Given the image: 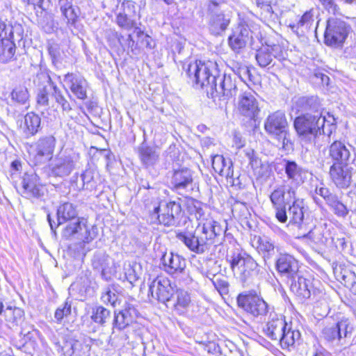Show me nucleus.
Segmentation results:
<instances>
[{
    "mask_svg": "<svg viewBox=\"0 0 356 356\" xmlns=\"http://www.w3.org/2000/svg\"><path fill=\"white\" fill-rule=\"evenodd\" d=\"M212 167L214 171L227 179L233 177L234 170L230 159H225L222 155L216 154L212 158Z\"/></svg>",
    "mask_w": 356,
    "mask_h": 356,
    "instance_id": "4c0bfd02",
    "label": "nucleus"
},
{
    "mask_svg": "<svg viewBox=\"0 0 356 356\" xmlns=\"http://www.w3.org/2000/svg\"><path fill=\"white\" fill-rule=\"evenodd\" d=\"M275 266L278 273L290 280L296 278L300 273L298 261L290 254H281L277 259Z\"/></svg>",
    "mask_w": 356,
    "mask_h": 356,
    "instance_id": "bb28decb",
    "label": "nucleus"
},
{
    "mask_svg": "<svg viewBox=\"0 0 356 356\" xmlns=\"http://www.w3.org/2000/svg\"><path fill=\"white\" fill-rule=\"evenodd\" d=\"M353 332V327L348 318H343L330 326L325 327L323 330V337L329 341H340L342 339L350 337Z\"/></svg>",
    "mask_w": 356,
    "mask_h": 356,
    "instance_id": "412c9836",
    "label": "nucleus"
},
{
    "mask_svg": "<svg viewBox=\"0 0 356 356\" xmlns=\"http://www.w3.org/2000/svg\"><path fill=\"white\" fill-rule=\"evenodd\" d=\"M215 289L220 295H227L229 293V284L227 278L222 274L212 275L209 278Z\"/></svg>",
    "mask_w": 356,
    "mask_h": 356,
    "instance_id": "49530a36",
    "label": "nucleus"
},
{
    "mask_svg": "<svg viewBox=\"0 0 356 356\" xmlns=\"http://www.w3.org/2000/svg\"><path fill=\"white\" fill-rule=\"evenodd\" d=\"M33 83L39 87L36 96L37 105L47 107L49 104V97H54L56 84L51 80L50 76L44 72L37 73Z\"/></svg>",
    "mask_w": 356,
    "mask_h": 356,
    "instance_id": "4468645a",
    "label": "nucleus"
},
{
    "mask_svg": "<svg viewBox=\"0 0 356 356\" xmlns=\"http://www.w3.org/2000/svg\"><path fill=\"white\" fill-rule=\"evenodd\" d=\"M131 323L129 321H127V318L124 316L121 310L118 312L115 311L114 312V319L113 321V329H118L119 330H123L127 326H129Z\"/></svg>",
    "mask_w": 356,
    "mask_h": 356,
    "instance_id": "13d9d810",
    "label": "nucleus"
},
{
    "mask_svg": "<svg viewBox=\"0 0 356 356\" xmlns=\"http://www.w3.org/2000/svg\"><path fill=\"white\" fill-rule=\"evenodd\" d=\"M312 288L311 280L304 277L300 273L296 278L291 280V290L300 300L311 296Z\"/></svg>",
    "mask_w": 356,
    "mask_h": 356,
    "instance_id": "7c9ffc66",
    "label": "nucleus"
},
{
    "mask_svg": "<svg viewBox=\"0 0 356 356\" xmlns=\"http://www.w3.org/2000/svg\"><path fill=\"white\" fill-rule=\"evenodd\" d=\"M181 211V207L179 202L162 200L154 206L149 211V216L153 223L173 227L178 225Z\"/></svg>",
    "mask_w": 356,
    "mask_h": 356,
    "instance_id": "6e6552de",
    "label": "nucleus"
},
{
    "mask_svg": "<svg viewBox=\"0 0 356 356\" xmlns=\"http://www.w3.org/2000/svg\"><path fill=\"white\" fill-rule=\"evenodd\" d=\"M64 356H82L83 345L82 342L74 339L66 340L62 346H59Z\"/></svg>",
    "mask_w": 356,
    "mask_h": 356,
    "instance_id": "79ce46f5",
    "label": "nucleus"
},
{
    "mask_svg": "<svg viewBox=\"0 0 356 356\" xmlns=\"http://www.w3.org/2000/svg\"><path fill=\"white\" fill-rule=\"evenodd\" d=\"M328 157L332 163L350 164L355 160L354 147L349 143L334 140L328 147Z\"/></svg>",
    "mask_w": 356,
    "mask_h": 356,
    "instance_id": "2eb2a0df",
    "label": "nucleus"
},
{
    "mask_svg": "<svg viewBox=\"0 0 356 356\" xmlns=\"http://www.w3.org/2000/svg\"><path fill=\"white\" fill-rule=\"evenodd\" d=\"M38 24L47 33H51L57 29L53 15L48 13H44L43 15L40 17Z\"/></svg>",
    "mask_w": 356,
    "mask_h": 356,
    "instance_id": "09e8293b",
    "label": "nucleus"
},
{
    "mask_svg": "<svg viewBox=\"0 0 356 356\" xmlns=\"http://www.w3.org/2000/svg\"><path fill=\"white\" fill-rule=\"evenodd\" d=\"M223 233L224 230L218 222L207 220L202 226L198 225L193 233L179 232L176 236L191 251L202 254L207 250L211 245L218 242L216 238Z\"/></svg>",
    "mask_w": 356,
    "mask_h": 356,
    "instance_id": "f257e3e1",
    "label": "nucleus"
},
{
    "mask_svg": "<svg viewBox=\"0 0 356 356\" xmlns=\"http://www.w3.org/2000/svg\"><path fill=\"white\" fill-rule=\"evenodd\" d=\"M193 174L187 168L174 170L170 183L174 191L179 194L193 190Z\"/></svg>",
    "mask_w": 356,
    "mask_h": 356,
    "instance_id": "5701e85b",
    "label": "nucleus"
},
{
    "mask_svg": "<svg viewBox=\"0 0 356 356\" xmlns=\"http://www.w3.org/2000/svg\"><path fill=\"white\" fill-rule=\"evenodd\" d=\"M250 163L252 165V168L254 169L255 173L257 174L259 177H268L270 176L271 173V168L268 163H261V161L251 159Z\"/></svg>",
    "mask_w": 356,
    "mask_h": 356,
    "instance_id": "3c124183",
    "label": "nucleus"
},
{
    "mask_svg": "<svg viewBox=\"0 0 356 356\" xmlns=\"http://www.w3.org/2000/svg\"><path fill=\"white\" fill-rule=\"evenodd\" d=\"M149 291L154 298L167 305L173 295L175 289L168 277L158 276L149 285Z\"/></svg>",
    "mask_w": 356,
    "mask_h": 356,
    "instance_id": "6ab92c4d",
    "label": "nucleus"
},
{
    "mask_svg": "<svg viewBox=\"0 0 356 356\" xmlns=\"http://www.w3.org/2000/svg\"><path fill=\"white\" fill-rule=\"evenodd\" d=\"M288 325L289 324L285 321V318L282 315L270 313L269 320L264 331L268 338L273 341H277L280 339V336Z\"/></svg>",
    "mask_w": 356,
    "mask_h": 356,
    "instance_id": "c85d7f7f",
    "label": "nucleus"
},
{
    "mask_svg": "<svg viewBox=\"0 0 356 356\" xmlns=\"http://www.w3.org/2000/svg\"><path fill=\"white\" fill-rule=\"evenodd\" d=\"M215 79L211 88L207 89V94L212 98L223 97L229 99L236 95V86L230 76L216 74Z\"/></svg>",
    "mask_w": 356,
    "mask_h": 356,
    "instance_id": "f3484780",
    "label": "nucleus"
},
{
    "mask_svg": "<svg viewBox=\"0 0 356 356\" xmlns=\"http://www.w3.org/2000/svg\"><path fill=\"white\" fill-rule=\"evenodd\" d=\"M56 145V138L53 136L40 138L33 145V161L35 165L44 163L51 157Z\"/></svg>",
    "mask_w": 356,
    "mask_h": 356,
    "instance_id": "aec40b11",
    "label": "nucleus"
},
{
    "mask_svg": "<svg viewBox=\"0 0 356 356\" xmlns=\"http://www.w3.org/2000/svg\"><path fill=\"white\" fill-rule=\"evenodd\" d=\"M296 191V187L286 184V181H284L282 184L276 186L270 193V201L275 211V218L279 222H286V207L298 198Z\"/></svg>",
    "mask_w": 356,
    "mask_h": 356,
    "instance_id": "39448f33",
    "label": "nucleus"
},
{
    "mask_svg": "<svg viewBox=\"0 0 356 356\" xmlns=\"http://www.w3.org/2000/svg\"><path fill=\"white\" fill-rule=\"evenodd\" d=\"M63 237L69 240H79L86 243L93 239L91 236L90 226L87 220L78 218L67 222L62 232Z\"/></svg>",
    "mask_w": 356,
    "mask_h": 356,
    "instance_id": "ddd939ff",
    "label": "nucleus"
},
{
    "mask_svg": "<svg viewBox=\"0 0 356 356\" xmlns=\"http://www.w3.org/2000/svg\"><path fill=\"white\" fill-rule=\"evenodd\" d=\"M237 303L239 307L254 317L265 316L269 310L267 302L252 291L240 293L237 297Z\"/></svg>",
    "mask_w": 356,
    "mask_h": 356,
    "instance_id": "f8f14e48",
    "label": "nucleus"
},
{
    "mask_svg": "<svg viewBox=\"0 0 356 356\" xmlns=\"http://www.w3.org/2000/svg\"><path fill=\"white\" fill-rule=\"evenodd\" d=\"M238 110L243 115L251 119L254 118L259 109L254 95L250 92L243 93L239 97Z\"/></svg>",
    "mask_w": 356,
    "mask_h": 356,
    "instance_id": "2f4dec72",
    "label": "nucleus"
},
{
    "mask_svg": "<svg viewBox=\"0 0 356 356\" xmlns=\"http://www.w3.org/2000/svg\"><path fill=\"white\" fill-rule=\"evenodd\" d=\"M165 271L177 279L180 284L188 285L192 282L188 272L186 270V259L177 254L165 253L162 257Z\"/></svg>",
    "mask_w": 356,
    "mask_h": 356,
    "instance_id": "1a4fd4ad",
    "label": "nucleus"
},
{
    "mask_svg": "<svg viewBox=\"0 0 356 356\" xmlns=\"http://www.w3.org/2000/svg\"><path fill=\"white\" fill-rule=\"evenodd\" d=\"M191 302L190 293L181 289L175 290L170 298L168 307L173 308L179 314H184L188 308Z\"/></svg>",
    "mask_w": 356,
    "mask_h": 356,
    "instance_id": "473e14b6",
    "label": "nucleus"
},
{
    "mask_svg": "<svg viewBox=\"0 0 356 356\" xmlns=\"http://www.w3.org/2000/svg\"><path fill=\"white\" fill-rule=\"evenodd\" d=\"M77 215L78 213L76 207H74L73 204L65 202L60 204L57 210L58 225L78 218Z\"/></svg>",
    "mask_w": 356,
    "mask_h": 356,
    "instance_id": "a19ab883",
    "label": "nucleus"
},
{
    "mask_svg": "<svg viewBox=\"0 0 356 356\" xmlns=\"http://www.w3.org/2000/svg\"><path fill=\"white\" fill-rule=\"evenodd\" d=\"M101 300L104 303L115 307L118 300L116 286L113 284L105 287L102 293Z\"/></svg>",
    "mask_w": 356,
    "mask_h": 356,
    "instance_id": "8fccbe9b",
    "label": "nucleus"
},
{
    "mask_svg": "<svg viewBox=\"0 0 356 356\" xmlns=\"http://www.w3.org/2000/svg\"><path fill=\"white\" fill-rule=\"evenodd\" d=\"M121 312L124 314L127 321L131 324L137 316V310L131 304H126Z\"/></svg>",
    "mask_w": 356,
    "mask_h": 356,
    "instance_id": "0e129e2a",
    "label": "nucleus"
},
{
    "mask_svg": "<svg viewBox=\"0 0 356 356\" xmlns=\"http://www.w3.org/2000/svg\"><path fill=\"white\" fill-rule=\"evenodd\" d=\"M136 32L137 33L138 37L140 40V42L143 46L149 49L154 48V43L153 42V40L150 36H149L147 34H145L140 29H138Z\"/></svg>",
    "mask_w": 356,
    "mask_h": 356,
    "instance_id": "69168bd1",
    "label": "nucleus"
},
{
    "mask_svg": "<svg viewBox=\"0 0 356 356\" xmlns=\"http://www.w3.org/2000/svg\"><path fill=\"white\" fill-rule=\"evenodd\" d=\"M48 53L51 58L52 63L56 65L60 63L61 49L58 44L52 42L48 44Z\"/></svg>",
    "mask_w": 356,
    "mask_h": 356,
    "instance_id": "bf43d9fd",
    "label": "nucleus"
},
{
    "mask_svg": "<svg viewBox=\"0 0 356 356\" xmlns=\"http://www.w3.org/2000/svg\"><path fill=\"white\" fill-rule=\"evenodd\" d=\"M71 308V304L67 302L58 307L54 313V318L56 322L60 323L65 317L70 315Z\"/></svg>",
    "mask_w": 356,
    "mask_h": 356,
    "instance_id": "680f3d73",
    "label": "nucleus"
},
{
    "mask_svg": "<svg viewBox=\"0 0 356 356\" xmlns=\"http://www.w3.org/2000/svg\"><path fill=\"white\" fill-rule=\"evenodd\" d=\"M325 121L321 113H302L295 118L293 126L302 140L315 143L318 136L323 134L330 137L332 134L334 125L331 124L325 128Z\"/></svg>",
    "mask_w": 356,
    "mask_h": 356,
    "instance_id": "f03ea898",
    "label": "nucleus"
},
{
    "mask_svg": "<svg viewBox=\"0 0 356 356\" xmlns=\"http://www.w3.org/2000/svg\"><path fill=\"white\" fill-rule=\"evenodd\" d=\"M11 100L19 105L29 104L30 95L27 88L24 85L15 86L10 93Z\"/></svg>",
    "mask_w": 356,
    "mask_h": 356,
    "instance_id": "a18cd8bd",
    "label": "nucleus"
},
{
    "mask_svg": "<svg viewBox=\"0 0 356 356\" xmlns=\"http://www.w3.org/2000/svg\"><path fill=\"white\" fill-rule=\"evenodd\" d=\"M314 21V9L306 11L298 20V25L302 26H310Z\"/></svg>",
    "mask_w": 356,
    "mask_h": 356,
    "instance_id": "774afa93",
    "label": "nucleus"
},
{
    "mask_svg": "<svg viewBox=\"0 0 356 356\" xmlns=\"http://www.w3.org/2000/svg\"><path fill=\"white\" fill-rule=\"evenodd\" d=\"M76 186L79 189L92 191L97 188L94 172L91 170H86L79 177H76Z\"/></svg>",
    "mask_w": 356,
    "mask_h": 356,
    "instance_id": "37998d69",
    "label": "nucleus"
},
{
    "mask_svg": "<svg viewBox=\"0 0 356 356\" xmlns=\"http://www.w3.org/2000/svg\"><path fill=\"white\" fill-rule=\"evenodd\" d=\"M22 28L13 26L11 23L0 17V62L7 63L15 59L16 40H21Z\"/></svg>",
    "mask_w": 356,
    "mask_h": 356,
    "instance_id": "423d86ee",
    "label": "nucleus"
},
{
    "mask_svg": "<svg viewBox=\"0 0 356 356\" xmlns=\"http://www.w3.org/2000/svg\"><path fill=\"white\" fill-rule=\"evenodd\" d=\"M217 64L215 62L208 60L202 62L195 60L190 63L186 67L184 66L186 75L196 87L209 90L212 83L215 81L217 72Z\"/></svg>",
    "mask_w": 356,
    "mask_h": 356,
    "instance_id": "20e7f679",
    "label": "nucleus"
},
{
    "mask_svg": "<svg viewBox=\"0 0 356 356\" xmlns=\"http://www.w3.org/2000/svg\"><path fill=\"white\" fill-rule=\"evenodd\" d=\"M6 320L14 325H18L24 318V312L19 308L9 309L6 312Z\"/></svg>",
    "mask_w": 356,
    "mask_h": 356,
    "instance_id": "4d7b16f0",
    "label": "nucleus"
},
{
    "mask_svg": "<svg viewBox=\"0 0 356 356\" xmlns=\"http://www.w3.org/2000/svg\"><path fill=\"white\" fill-rule=\"evenodd\" d=\"M238 77L244 82L253 81V75L247 66L240 67L237 70Z\"/></svg>",
    "mask_w": 356,
    "mask_h": 356,
    "instance_id": "338daca9",
    "label": "nucleus"
},
{
    "mask_svg": "<svg viewBox=\"0 0 356 356\" xmlns=\"http://www.w3.org/2000/svg\"><path fill=\"white\" fill-rule=\"evenodd\" d=\"M283 167L289 182L286 184L293 185L296 188L305 182L307 171L296 161L283 159Z\"/></svg>",
    "mask_w": 356,
    "mask_h": 356,
    "instance_id": "cd10ccee",
    "label": "nucleus"
},
{
    "mask_svg": "<svg viewBox=\"0 0 356 356\" xmlns=\"http://www.w3.org/2000/svg\"><path fill=\"white\" fill-rule=\"evenodd\" d=\"M75 168V162L70 155H60L55 158L51 165V172L54 177L68 176Z\"/></svg>",
    "mask_w": 356,
    "mask_h": 356,
    "instance_id": "c756f323",
    "label": "nucleus"
},
{
    "mask_svg": "<svg viewBox=\"0 0 356 356\" xmlns=\"http://www.w3.org/2000/svg\"><path fill=\"white\" fill-rule=\"evenodd\" d=\"M21 194L27 199L42 200L47 190L35 173H25L22 180Z\"/></svg>",
    "mask_w": 356,
    "mask_h": 356,
    "instance_id": "dca6fc26",
    "label": "nucleus"
},
{
    "mask_svg": "<svg viewBox=\"0 0 356 356\" xmlns=\"http://www.w3.org/2000/svg\"><path fill=\"white\" fill-rule=\"evenodd\" d=\"M301 334L299 330L292 329L291 324H289L277 341L283 349H286L299 344Z\"/></svg>",
    "mask_w": 356,
    "mask_h": 356,
    "instance_id": "58836bf2",
    "label": "nucleus"
},
{
    "mask_svg": "<svg viewBox=\"0 0 356 356\" xmlns=\"http://www.w3.org/2000/svg\"><path fill=\"white\" fill-rule=\"evenodd\" d=\"M229 264L234 275L242 282H245L258 266L254 259L245 253L233 254Z\"/></svg>",
    "mask_w": 356,
    "mask_h": 356,
    "instance_id": "9b49d317",
    "label": "nucleus"
},
{
    "mask_svg": "<svg viewBox=\"0 0 356 356\" xmlns=\"http://www.w3.org/2000/svg\"><path fill=\"white\" fill-rule=\"evenodd\" d=\"M259 245L257 247L259 252L265 254L266 256H270L274 253V243L268 237H259L258 240Z\"/></svg>",
    "mask_w": 356,
    "mask_h": 356,
    "instance_id": "864d4df0",
    "label": "nucleus"
},
{
    "mask_svg": "<svg viewBox=\"0 0 356 356\" xmlns=\"http://www.w3.org/2000/svg\"><path fill=\"white\" fill-rule=\"evenodd\" d=\"M188 210L190 214L194 215L197 220H200L204 213L200 202L193 199L188 202Z\"/></svg>",
    "mask_w": 356,
    "mask_h": 356,
    "instance_id": "052dcab7",
    "label": "nucleus"
},
{
    "mask_svg": "<svg viewBox=\"0 0 356 356\" xmlns=\"http://www.w3.org/2000/svg\"><path fill=\"white\" fill-rule=\"evenodd\" d=\"M257 6L266 13V15H271L275 13L277 7V0H255Z\"/></svg>",
    "mask_w": 356,
    "mask_h": 356,
    "instance_id": "5fc2aeb1",
    "label": "nucleus"
},
{
    "mask_svg": "<svg viewBox=\"0 0 356 356\" xmlns=\"http://www.w3.org/2000/svg\"><path fill=\"white\" fill-rule=\"evenodd\" d=\"M303 209V200L298 197L294 200L291 204L289 205L286 213L288 219H289V223L299 225L302 222L304 218Z\"/></svg>",
    "mask_w": 356,
    "mask_h": 356,
    "instance_id": "ea45409f",
    "label": "nucleus"
},
{
    "mask_svg": "<svg viewBox=\"0 0 356 356\" xmlns=\"http://www.w3.org/2000/svg\"><path fill=\"white\" fill-rule=\"evenodd\" d=\"M109 257L104 252H96L92 260L93 268L102 272V275L105 273L108 265Z\"/></svg>",
    "mask_w": 356,
    "mask_h": 356,
    "instance_id": "de8ad7c7",
    "label": "nucleus"
},
{
    "mask_svg": "<svg viewBox=\"0 0 356 356\" xmlns=\"http://www.w3.org/2000/svg\"><path fill=\"white\" fill-rule=\"evenodd\" d=\"M302 238H307L318 245H325L332 239L330 229L327 228L326 224L315 227L307 234H304Z\"/></svg>",
    "mask_w": 356,
    "mask_h": 356,
    "instance_id": "c9c22d12",
    "label": "nucleus"
},
{
    "mask_svg": "<svg viewBox=\"0 0 356 356\" xmlns=\"http://www.w3.org/2000/svg\"><path fill=\"white\" fill-rule=\"evenodd\" d=\"M226 7L225 0H208V26L209 32L213 35H221L230 24L231 15L227 12Z\"/></svg>",
    "mask_w": 356,
    "mask_h": 356,
    "instance_id": "0eeeda50",
    "label": "nucleus"
},
{
    "mask_svg": "<svg viewBox=\"0 0 356 356\" xmlns=\"http://www.w3.org/2000/svg\"><path fill=\"white\" fill-rule=\"evenodd\" d=\"M350 30V26L344 21L337 18L329 19L324 34L325 43L330 47H341Z\"/></svg>",
    "mask_w": 356,
    "mask_h": 356,
    "instance_id": "9d476101",
    "label": "nucleus"
},
{
    "mask_svg": "<svg viewBox=\"0 0 356 356\" xmlns=\"http://www.w3.org/2000/svg\"><path fill=\"white\" fill-rule=\"evenodd\" d=\"M334 213L338 217L346 218L349 211L346 205H344L340 200L337 201L333 207L330 208Z\"/></svg>",
    "mask_w": 356,
    "mask_h": 356,
    "instance_id": "e2e57ef3",
    "label": "nucleus"
},
{
    "mask_svg": "<svg viewBox=\"0 0 356 356\" xmlns=\"http://www.w3.org/2000/svg\"><path fill=\"white\" fill-rule=\"evenodd\" d=\"M41 118L34 112H29L24 117V121L21 124V129L25 136L29 138L35 136L40 130Z\"/></svg>",
    "mask_w": 356,
    "mask_h": 356,
    "instance_id": "f704fd0d",
    "label": "nucleus"
},
{
    "mask_svg": "<svg viewBox=\"0 0 356 356\" xmlns=\"http://www.w3.org/2000/svg\"><path fill=\"white\" fill-rule=\"evenodd\" d=\"M111 318V312L103 306L98 305L92 308L91 319L102 326L106 325Z\"/></svg>",
    "mask_w": 356,
    "mask_h": 356,
    "instance_id": "c03bdc74",
    "label": "nucleus"
},
{
    "mask_svg": "<svg viewBox=\"0 0 356 356\" xmlns=\"http://www.w3.org/2000/svg\"><path fill=\"white\" fill-rule=\"evenodd\" d=\"M53 97L58 105L60 106L63 113H68L72 110L71 104L57 86L54 92Z\"/></svg>",
    "mask_w": 356,
    "mask_h": 356,
    "instance_id": "603ef678",
    "label": "nucleus"
},
{
    "mask_svg": "<svg viewBox=\"0 0 356 356\" xmlns=\"http://www.w3.org/2000/svg\"><path fill=\"white\" fill-rule=\"evenodd\" d=\"M63 81L77 99L80 100L87 99L88 83L82 75L76 73H67L64 76Z\"/></svg>",
    "mask_w": 356,
    "mask_h": 356,
    "instance_id": "a878e982",
    "label": "nucleus"
},
{
    "mask_svg": "<svg viewBox=\"0 0 356 356\" xmlns=\"http://www.w3.org/2000/svg\"><path fill=\"white\" fill-rule=\"evenodd\" d=\"M74 0H58L57 7L66 27L74 33L79 30L80 8L74 5Z\"/></svg>",
    "mask_w": 356,
    "mask_h": 356,
    "instance_id": "a211bd4d",
    "label": "nucleus"
},
{
    "mask_svg": "<svg viewBox=\"0 0 356 356\" xmlns=\"http://www.w3.org/2000/svg\"><path fill=\"white\" fill-rule=\"evenodd\" d=\"M273 138L279 141L282 145V149L285 151H291L293 149V144L291 140V135L289 129L283 131V133L273 137Z\"/></svg>",
    "mask_w": 356,
    "mask_h": 356,
    "instance_id": "6e6d98bb",
    "label": "nucleus"
},
{
    "mask_svg": "<svg viewBox=\"0 0 356 356\" xmlns=\"http://www.w3.org/2000/svg\"><path fill=\"white\" fill-rule=\"evenodd\" d=\"M138 156L143 165L148 168L159 162L160 153L156 147L143 143L138 148Z\"/></svg>",
    "mask_w": 356,
    "mask_h": 356,
    "instance_id": "72a5a7b5",
    "label": "nucleus"
},
{
    "mask_svg": "<svg viewBox=\"0 0 356 356\" xmlns=\"http://www.w3.org/2000/svg\"><path fill=\"white\" fill-rule=\"evenodd\" d=\"M289 129V124L285 113L277 111L268 115L264 122V129L272 138L283 133Z\"/></svg>",
    "mask_w": 356,
    "mask_h": 356,
    "instance_id": "b1692460",
    "label": "nucleus"
},
{
    "mask_svg": "<svg viewBox=\"0 0 356 356\" xmlns=\"http://www.w3.org/2000/svg\"><path fill=\"white\" fill-rule=\"evenodd\" d=\"M296 106L298 112L302 113H316L321 112V103L317 97H301L296 102Z\"/></svg>",
    "mask_w": 356,
    "mask_h": 356,
    "instance_id": "e433bc0d",
    "label": "nucleus"
},
{
    "mask_svg": "<svg viewBox=\"0 0 356 356\" xmlns=\"http://www.w3.org/2000/svg\"><path fill=\"white\" fill-rule=\"evenodd\" d=\"M227 40L231 49L238 54L248 44L253 46L257 40L261 42L262 36L257 25L241 21L232 29Z\"/></svg>",
    "mask_w": 356,
    "mask_h": 356,
    "instance_id": "7ed1b4c3",
    "label": "nucleus"
},
{
    "mask_svg": "<svg viewBox=\"0 0 356 356\" xmlns=\"http://www.w3.org/2000/svg\"><path fill=\"white\" fill-rule=\"evenodd\" d=\"M282 56L281 47L278 44L262 45L257 50L255 58L261 68H270L274 65V59Z\"/></svg>",
    "mask_w": 356,
    "mask_h": 356,
    "instance_id": "393cba45",
    "label": "nucleus"
},
{
    "mask_svg": "<svg viewBox=\"0 0 356 356\" xmlns=\"http://www.w3.org/2000/svg\"><path fill=\"white\" fill-rule=\"evenodd\" d=\"M349 164L343 165L332 163L330 167L329 175L332 181L339 188H346L352 181V170Z\"/></svg>",
    "mask_w": 356,
    "mask_h": 356,
    "instance_id": "4be33fe9",
    "label": "nucleus"
}]
</instances>
